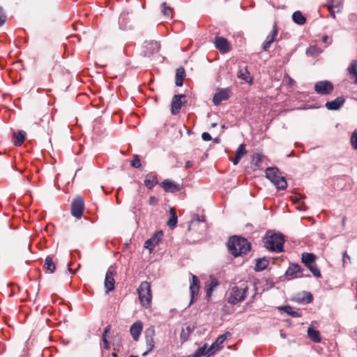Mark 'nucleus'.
<instances>
[{"instance_id": "nucleus-1", "label": "nucleus", "mask_w": 357, "mask_h": 357, "mask_svg": "<svg viewBox=\"0 0 357 357\" xmlns=\"http://www.w3.org/2000/svg\"><path fill=\"white\" fill-rule=\"evenodd\" d=\"M252 287H253L252 282L248 280H241L234 283L226 291L225 301L233 305L243 302L248 297Z\"/></svg>"}, {"instance_id": "nucleus-2", "label": "nucleus", "mask_w": 357, "mask_h": 357, "mask_svg": "<svg viewBox=\"0 0 357 357\" xmlns=\"http://www.w3.org/2000/svg\"><path fill=\"white\" fill-rule=\"evenodd\" d=\"M228 248L235 257L246 255L251 249V244L245 238L234 236L228 242Z\"/></svg>"}, {"instance_id": "nucleus-3", "label": "nucleus", "mask_w": 357, "mask_h": 357, "mask_svg": "<svg viewBox=\"0 0 357 357\" xmlns=\"http://www.w3.org/2000/svg\"><path fill=\"white\" fill-rule=\"evenodd\" d=\"M263 242L268 250L281 252L283 251L284 236L281 233L268 231L263 238Z\"/></svg>"}, {"instance_id": "nucleus-4", "label": "nucleus", "mask_w": 357, "mask_h": 357, "mask_svg": "<svg viewBox=\"0 0 357 357\" xmlns=\"http://www.w3.org/2000/svg\"><path fill=\"white\" fill-rule=\"evenodd\" d=\"M137 291L142 306L146 309L149 308L152 301V293L150 283L147 281L141 282L137 289Z\"/></svg>"}, {"instance_id": "nucleus-5", "label": "nucleus", "mask_w": 357, "mask_h": 357, "mask_svg": "<svg viewBox=\"0 0 357 357\" xmlns=\"http://www.w3.org/2000/svg\"><path fill=\"white\" fill-rule=\"evenodd\" d=\"M266 177L269 179L279 190H284L287 186L286 179L276 167H268L266 169Z\"/></svg>"}, {"instance_id": "nucleus-6", "label": "nucleus", "mask_w": 357, "mask_h": 357, "mask_svg": "<svg viewBox=\"0 0 357 357\" xmlns=\"http://www.w3.org/2000/svg\"><path fill=\"white\" fill-rule=\"evenodd\" d=\"M316 256L312 253L304 252L302 254L301 261L316 278H321L319 269L314 264Z\"/></svg>"}, {"instance_id": "nucleus-7", "label": "nucleus", "mask_w": 357, "mask_h": 357, "mask_svg": "<svg viewBox=\"0 0 357 357\" xmlns=\"http://www.w3.org/2000/svg\"><path fill=\"white\" fill-rule=\"evenodd\" d=\"M84 208V199L77 196L75 198L71 204V213L77 219H80L82 216Z\"/></svg>"}, {"instance_id": "nucleus-8", "label": "nucleus", "mask_w": 357, "mask_h": 357, "mask_svg": "<svg viewBox=\"0 0 357 357\" xmlns=\"http://www.w3.org/2000/svg\"><path fill=\"white\" fill-rule=\"evenodd\" d=\"M155 328L153 326H150L146 328L144 332L145 336V342L146 347V351L143 353V356L147 355L149 352H151L155 347Z\"/></svg>"}, {"instance_id": "nucleus-9", "label": "nucleus", "mask_w": 357, "mask_h": 357, "mask_svg": "<svg viewBox=\"0 0 357 357\" xmlns=\"http://www.w3.org/2000/svg\"><path fill=\"white\" fill-rule=\"evenodd\" d=\"M333 89L334 86L332 82L327 80L319 81L314 84V91L316 93L322 96L331 94Z\"/></svg>"}, {"instance_id": "nucleus-10", "label": "nucleus", "mask_w": 357, "mask_h": 357, "mask_svg": "<svg viewBox=\"0 0 357 357\" xmlns=\"http://www.w3.org/2000/svg\"><path fill=\"white\" fill-rule=\"evenodd\" d=\"M162 236L163 232L162 231H157L149 239L145 241L144 248L149 250V252L151 253L155 246L162 241Z\"/></svg>"}, {"instance_id": "nucleus-11", "label": "nucleus", "mask_w": 357, "mask_h": 357, "mask_svg": "<svg viewBox=\"0 0 357 357\" xmlns=\"http://www.w3.org/2000/svg\"><path fill=\"white\" fill-rule=\"evenodd\" d=\"M231 89L230 87L219 89L213 96V104L215 105H219L222 101L228 100L231 96Z\"/></svg>"}, {"instance_id": "nucleus-12", "label": "nucleus", "mask_w": 357, "mask_h": 357, "mask_svg": "<svg viewBox=\"0 0 357 357\" xmlns=\"http://www.w3.org/2000/svg\"><path fill=\"white\" fill-rule=\"evenodd\" d=\"M116 274V272L114 269L110 268L107 270L105 282H104V286L105 288V292L106 294H109L110 291H113L114 289V284H115V280L114 277Z\"/></svg>"}, {"instance_id": "nucleus-13", "label": "nucleus", "mask_w": 357, "mask_h": 357, "mask_svg": "<svg viewBox=\"0 0 357 357\" xmlns=\"http://www.w3.org/2000/svg\"><path fill=\"white\" fill-rule=\"evenodd\" d=\"M303 269L297 264H291L285 273L287 280H293L303 277Z\"/></svg>"}, {"instance_id": "nucleus-14", "label": "nucleus", "mask_w": 357, "mask_h": 357, "mask_svg": "<svg viewBox=\"0 0 357 357\" xmlns=\"http://www.w3.org/2000/svg\"><path fill=\"white\" fill-rule=\"evenodd\" d=\"M278 34V28L277 22H275L273 29L269 35L267 36L265 41L262 44V50L267 51L271 45L276 40V36Z\"/></svg>"}, {"instance_id": "nucleus-15", "label": "nucleus", "mask_w": 357, "mask_h": 357, "mask_svg": "<svg viewBox=\"0 0 357 357\" xmlns=\"http://www.w3.org/2000/svg\"><path fill=\"white\" fill-rule=\"evenodd\" d=\"M214 45L220 52L225 54L230 51V44L229 41L220 36H216L214 39Z\"/></svg>"}, {"instance_id": "nucleus-16", "label": "nucleus", "mask_w": 357, "mask_h": 357, "mask_svg": "<svg viewBox=\"0 0 357 357\" xmlns=\"http://www.w3.org/2000/svg\"><path fill=\"white\" fill-rule=\"evenodd\" d=\"M190 291L191 296L190 305H191L196 300V297L197 296L199 291V280L198 278L194 275H192V280L190 285Z\"/></svg>"}, {"instance_id": "nucleus-17", "label": "nucleus", "mask_w": 357, "mask_h": 357, "mask_svg": "<svg viewBox=\"0 0 357 357\" xmlns=\"http://www.w3.org/2000/svg\"><path fill=\"white\" fill-rule=\"evenodd\" d=\"M230 335L231 333L229 332H226L224 334L219 335L215 341L209 347V351L208 352L209 354H215L217 351L222 349V344L227 338V337Z\"/></svg>"}, {"instance_id": "nucleus-18", "label": "nucleus", "mask_w": 357, "mask_h": 357, "mask_svg": "<svg viewBox=\"0 0 357 357\" xmlns=\"http://www.w3.org/2000/svg\"><path fill=\"white\" fill-rule=\"evenodd\" d=\"M185 97V95L182 94L174 96L171 105V112L172 114H177L180 112V109L184 103L181 99L184 98Z\"/></svg>"}, {"instance_id": "nucleus-19", "label": "nucleus", "mask_w": 357, "mask_h": 357, "mask_svg": "<svg viewBox=\"0 0 357 357\" xmlns=\"http://www.w3.org/2000/svg\"><path fill=\"white\" fill-rule=\"evenodd\" d=\"M344 98L339 96L333 100L326 102L325 106L328 110H337L344 105Z\"/></svg>"}, {"instance_id": "nucleus-20", "label": "nucleus", "mask_w": 357, "mask_h": 357, "mask_svg": "<svg viewBox=\"0 0 357 357\" xmlns=\"http://www.w3.org/2000/svg\"><path fill=\"white\" fill-rule=\"evenodd\" d=\"M143 329L142 322L137 321L135 322L130 328V334L134 340L137 341Z\"/></svg>"}, {"instance_id": "nucleus-21", "label": "nucleus", "mask_w": 357, "mask_h": 357, "mask_svg": "<svg viewBox=\"0 0 357 357\" xmlns=\"http://www.w3.org/2000/svg\"><path fill=\"white\" fill-rule=\"evenodd\" d=\"M161 185L165 192H174L180 190V185L178 183L168 179L164 180Z\"/></svg>"}, {"instance_id": "nucleus-22", "label": "nucleus", "mask_w": 357, "mask_h": 357, "mask_svg": "<svg viewBox=\"0 0 357 357\" xmlns=\"http://www.w3.org/2000/svg\"><path fill=\"white\" fill-rule=\"evenodd\" d=\"M347 72L349 75L350 79L357 84V60H354L351 62L347 68Z\"/></svg>"}, {"instance_id": "nucleus-23", "label": "nucleus", "mask_w": 357, "mask_h": 357, "mask_svg": "<svg viewBox=\"0 0 357 357\" xmlns=\"http://www.w3.org/2000/svg\"><path fill=\"white\" fill-rule=\"evenodd\" d=\"M237 77L249 84L252 82V77L250 76V73L248 71L247 67L239 68L237 73Z\"/></svg>"}, {"instance_id": "nucleus-24", "label": "nucleus", "mask_w": 357, "mask_h": 357, "mask_svg": "<svg viewBox=\"0 0 357 357\" xmlns=\"http://www.w3.org/2000/svg\"><path fill=\"white\" fill-rule=\"evenodd\" d=\"M344 0H327L325 6L328 9L335 8L337 13H340L343 7Z\"/></svg>"}, {"instance_id": "nucleus-25", "label": "nucleus", "mask_w": 357, "mask_h": 357, "mask_svg": "<svg viewBox=\"0 0 357 357\" xmlns=\"http://www.w3.org/2000/svg\"><path fill=\"white\" fill-rule=\"evenodd\" d=\"M145 48L146 49V54H151L158 52L160 50V45L156 41L146 42Z\"/></svg>"}, {"instance_id": "nucleus-26", "label": "nucleus", "mask_w": 357, "mask_h": 357, "mask_svg": "<svg viewBox=\"0 0 357 357\" xmlns=\"http://www.w3.org/2000/svg\"><path fill=\"white\" fill-rule=\"evenodd\" d=\"M307 336L310 340L315 343H319L321 340L319 331L312 326H310L307 329Z\"/></svg>"}, {"instance_id": "nucleus-27", "label": "nucleus", "mask_w": 357, "mask_h": 357, "mask_svg": "<svg viewBox=\"0 0 357 357\" xmlns=\"http://www.w3.org/2000/svg\"><path fill=\"white\" fill-rule=\"evenodd\" d=\"M158 183V179L155 175L153 174H149L145 176L144 185L149 189H152Z\"/></svg>"}, {"instance_id": "nucleus-28", "label": "nucleus", "mask_w": 357, "mask_h": 357, "mask_svg": "<svg viewBox=\"0 0 357 357\" xmlns=\"http://www.w3.org/2000/svg\"><path fill=\"white\" fill-rule=\"evenodd\" d=\"M26 133L24 131H19L17 133H13V144L17 146H21L25 140Z\"/></svg>"}, {"instance_id": "nucleus-29", "label": "nucleus", "mask_w": 357, "mask_h": 357, "mask_svg": "<svg viewBox=\"0 0 357 357\" xmlns=\"http://www.w3.org/2000/svg\"><path fill=\"white\" fill-rule=\"evenodd\" d=\"M185 77V72L183 68L181 67L176 69V85L181 86L183 85V79Z\"/></svg>"}, {"instance_id": "nucleus-30", "label": "nucleus", "mask_w": 357, "mask_h": 357, "mask_svg": "<svg viewBox=\"0 0 357 357\" xmlns=\"http://www.w3.org/2000/svg\"><path fill=\"white\" fill-rule=\"evenodd\" d=\"M269 264V261L266 258H259L256 260L255 270L261 271L265 270Z\"/></svg>"}, {"instance_id": "nucleus-31", "label": "nucleus", "mask_w": 357, "mask_h": 357, "mask_svg": "<svg viewBox=\"0 0 357 357\" xmlns=\"http://www.w3.org/2000/svg\"><path fill=\"white\" fill-rule=\"evenodd\" d=\"M169 215L170 217L167 222V225L170 229H173L176 227L177 223V215L174 208H171L169 210Z\"/></svg>"}, {"instance_id": "nucleus-32", "label": "nucleus", "mask_w": 357, "mask_h": 357, "mask_svg": "<svg viewBox=\"0 0 357 357\" xmlns=\"http://www.w3.org/2000/svg\"><path fill=\"white\" fill-rule=\"evenodd\" d=\"M292 19L295 23H296L299 25H303L306 22L305 17L303 15V14L300 11H296L295 13H294V14L292 15Z\"/></svg>"}, {"instance_id": "nucleus-33", "label": "nucleus", "mask_w": 357, "mask_h": 357, "mask_svg": "<svg viewBox=\"0 0 357 357\" xmlns=\"http://www.w3.org/2000/svg\"><path fill=\"white\" fill-rule=\"evenodd\" d=\"M44 268L49 271L50 273H53L55 270V264L52 260V258L47 256L45 260Z\"/></svg>"}, {"instance_id": "nucleus-34", "label": "nucleus", "mask_w": 357, "mask_h": 357, "mask_svg": "<svg viewBox=\"0 0 357 357\" xmlns=\"http://www.w3.org/2000/svg\"><path fill=\"white\" fill-rule=\"evenodd\" d=\"M162 13L167 18H172L173 17V9L167 6L165 2L162 3Z\"/></svg>"}, {"instance_id": "nucleus-35", "label": "nucleus", "mask_w": 357, "mask_h": 357, "mask_svg": "<svg viewBox=\"0 0 357 357\" xmlns=\"http://www.w3.org/2000/svg\"><path fill=\"white\" fill-rule=\"evenodd\" d=\"M262 162V155L259 153H255L252 157V162L256 168H259Z\"/></svg>"}, {"instance_id": "nucleus-36", "label": "nucleus", "mask_w": 357, "mask_h": 357, "mask_svg": "<svg viewBox=\"0 0 357 357\" xmlns=\"http://www.w3.org/2000/svg\"><path fill=\"white\" fill-rule=\"evenodd\" d=\"M245 144H241L237 149L236 151V155L240 156L242 158L243 155H245L247 153V151H245Z\"/></svg>"}, {"instance_id": "nucleus-37", "label": "nucleus", "mask_w": 357, "mask_h": 357, "mask_svg": "<svg viewBox=\"0 0 357 357\" xmlns=\"http://www.w3.org/2000/svg\"><path fill=\"white\" fill-rule=\"evenodd\" d=\"M280 309L284 310L287 314L291 315L292 317H298V312L294 311L290 306H283L281 307Z\"/></svg>"}, {"instance_id": "nucleus-38", "label": "nucleus", "mask_w": 357, "mask_h": 357, "mask_svg": "<svg viewBox=\"0 0 357 357\" xmlns=\"http://www.w3.org/2000/svg\"><path fill=\"white\" fill-rule=\"evenodd\" d=\"M197 351L200 354L201 356L203 355H207L208 356H210L213 355V354H209L208 351H209V348L207 349V345L205 344L204 346L199 347L198 349H197Z\"/></svg>"}, {"instance_id": "nucleus-39", "label": "nucleus", "mask_w": 357, "mask_h": 357, "mask_svg": "<svg viewBox=\"0 0 357 357\" xmlns=\"http://www.w3.org/2000/svg\"><path fill=\"white\" fill-rule=\"evenodd\" d=\"M321 52H322V50L315 45L310 46L307 49V52H309L311 54H320Z\"/></svg>"}, {"instance_id": "nucleus-40", "label": "nucleus", "mask_w": 357, "mask_h": 357, "mask_svg": "<svg viewBox=\"0 0 357 357\" xmlns=\"http://www.w3.org/2000/svg\"><path fill=\"white\" fill-rule=\"evenodd\" d=\"M351 144L354 149H357V130H354L351 135Z\"/></svg>"}, {"instance_id": "nucleus-41", "label": "nucleus", "mask_w": 357, "mask_h": 357, "mask_svg": "<svg viewBox=\"0 0 357 357\" xmlns=\"http://www.w3.org/2000/svg\"><path fill=\"white\" fill-rule=\"evenodd\" d=\"M131 166L135 168H139L141 167V162L139 155H135L133 160L131 161Z\"/></svg>"}, {"instance_id": "nucleus-42", "label": "nucleus", "mask_w": 357, "mask_h": 357, "mask_svg": "<svg viewBox=\"0 0 357 357\" xmlns=\"http://www.w3.org/2000/svg\"><path fill=\"white\" fill-rule=\"evenodd\" d=\"M204 222V218L203 217H198L196 220H193L191 221L190 225H189V229H191L192 227L196 226L199 222Z\"/></svg>"}, {"instance_id": "nucleus-43", "label": "nucleus", "mask_w": 357, "mask_h": 357, "mask_svg": "<svg viewBox=\"0 0 357 357\" xmlns=\"http://www.w3.org/2000/svg\"><path fill=\"white\" fill-rule=\"evenodd\" d=\"M6 16L4 14L2 8L0 6V26L3 25L6 22Z\"/></svg>"}, {"instance_id": "nucleus-44", "label": "nucleus", "mask_w": 357, "mask_h": 357, "mask_svg": "<svg viewBox=\"0 0 357 357\" xmlns=\"http://www.w3.org/2000/svg\"><path fill=\"white\" fill-rule=\"evenodd\" d=\"M322 41L326 43V45L324 47H328L330 44L332 43V40L328 38L327 36H324L322 38Z\"/></svg>"}, {"instance_id": "nucleus-45", "label": "nucleus", "mask_w": 357, "mask_h": 357, "mask_svg": "<svg viewBox=\"0 0 357 357\" xmlns=\"http://www.w3.org/2000/svg\"><path fill=\"white\" fill-rule=\"evenodd\" d=\"M346 259H348L349 261L351 259L350 257L347 255V252L344 251L342 254V266H345Z\"/></svg>"}, {"instance_id": "nucleus-46", "label": "nucleus", "mask_w": 357, "mask_h": 357, "mask_svg": "<svg viewBox=\"0 0 357 357\" xmlns=\"http://www.w3.org/2000/svg\"><path fill=\"white\" fill-rule=\"evenodd\" d=\"M202 137L204 141H210L211 139V136L208 132H203Z\"/></svg>"}, {"instance_id": "nucleus-47", "label": "nucleus", "mask_w": 357, "mask_h": 357, "mask_svg": "<svg viewBox=\"0 0 357 357\" xmlns=\"http://www.w3.org/2000/svg\"><path fill=\"white\" fill-rule=\"evenodd\" d=\"M218 281L215 279H212L208 286L210 287H212V289H214V288L216 286H218Z\"/></svg>"}, {"instance_id": "nucleus-48", "label": "nucleus", "mask_w": 357, "mask_h": 357, "mask_svg": "<svg viewBox=\"0 0 357 357\" xmlns=\"http://www.w3.org/2000/svg\"><path fill=\"white\" fill-rule=\"evenodd\" d=\"M241 159V158L240 156L235 155L234 158L232 159L231 161L234 165H236L239 162Z\"/></svg>"}, {"instance_id": "nucleus-49", "label": "nucleus", "mask_w": 357, "mask_h": 357, "mask_svg": "<svg viewBox=\"0 0 357 357\" xmlns=\"http://www.w3.org/2000/svg\"><path fill=\"white\" fill-rule=\"evenodd\" d=\"M102 341L105 344V348L108 349L109 348L108 341L107 340L106 336H105V334H102Z\"/></svg>"}, {"instance_id": "nucleus-50", "label": "nucleus", "mask_w": 357, "mask_h": 357, "mask_svg": "<svg viewBox=\"0 0 357 357\" xmlns=\"http://www.w3.org/2000/svg\"><path fill=\"white\" fill-rule=\"evenodd\" d=\"M157 203V199L154 197V196H152L149 198V204H151V205H154Z\"/></svg>"}, {"instance_id": "nucleus-51", "label": "nucleus", "mask_w": 357, "mask_h": 357, "mask_svg": "<svg viewBox=\"0 0 357 357\" xmlns=\"http://www.w3.org/2000/svg\"><path fill=\"white\" fill-rule=\"evenodd\" d=\"M312 300H313L312 295L311 294H308V295L307 296V297L305 298V302L307 303H310L312 301Z\"/></svg>"}, {"instance_id": "nucleus-52", "label": "nucleus", "mask_w": 357, "mask_h": 357, "mask_svg": "<svg viewBox=\"0 0 357 357\" xmlns=\"http://www.w3.org/2000/svg\"><path fill=\"white\" fill-rule=\"evenodd\" d=\"M328 11L331 13V17L335 19V13H337L336 9L332 8V9H328Z\"/></svg>"}, {"instance_id": "nucleus-53", "label": "nucleus", "mask_w": 357, "mask_h": 357, "mask_svg": "<svg viewBox=\"0 0 357 357\" xmlns=\"http://www.w3.org/2000/svg\"><path fill=\"white\" fill-rule=\"evenodd\" d=\"M213 291V289H212V287H210L208 286H207V288H206V294L208 296H210L212 291Z\"/></svg>"}, {"instance_id": "nucleus-54", "label": "nucleus", "mask_w": 357, "mask_h": 357, "mask_svg": "<svg viewBox=\"0 0 357 357\" xmlns=\"http://www.w3.org/2000/svg\"><path fill=\"white\" fill-rule=\"evenodd\" d=\"M287 80H288L287 84L290 86H292L295 82L294 80L292 78H291L290 77H287Z\"/></svg>"}, {"instance_id": "nucleus-55", "label": "nucleus", "mask_w": 357, "mask_h": 357, "mask_svg": "<svg viewBox=\"0 0 357 357\" xmlns=\"http://www.w3.org/2000/svg\"><path fill=\"white\" fill-rule=\"evenodd\" d=\"M193 166V162L192 161H187L185 162V167L186 168H190Z\"/></svg>"}, {"instance_id": "nucleus-56", "label": "nucleus", "mask_w": 357, "mask_h": 357, "mask_svg": "<svg viewBox=\"0 0 357 357\" xmlns=\"http://www.w3.org/2000/svg\"><path fill=\"white\" fill-rule=\"evenodd\" d=\"M109 329H110V326H107L105 330H104V333L103 334H105V336H106V334L109 331Z\"/></svg>"}, {"instance_id": "nucleus-57", "label": "nucleus", "mask_w": 357, "mask_h": 357, "mask_svg": "<svg viewBox=\"0 0 357 357\" xmlns=\"http://www.w3.org/2000/svg\"><path fill=\"white\" fill-rule=\"evenodd\" d=\"M202 356L197 351V350L195 352V354L192 356V357H200Z\"/></svg>"}, {"instance_id": "nucleus-58", "label": "nucleus", "mask_w": 357, "mask_h": 357, "mask_svg": "<svg viewBox=\"0 0 357 357\" xmlns=\"http://www.w3.org/2000/svg\"><path fill=\"white\" fill-rule=\"evenodd\" d=\"M202 356L197 351V350L195 352V354L192 356V357H200Z\"/></svg>"}, {"instance_id": "nucleus-59", "label": "nucleus", "mask_w": 357, "mask_h": 357, "mask_svg": "<svg viewBox=\"0 0 357 357\" xmlns=\"http://www.w3.org/2000/svg\"><path fill=\"white\" fill-rule=\"evenodd\" d=\"M345 221H346V217H345V216H344V217L342 218V227H344V226H345Z\"/></svg>"}, {"instance_id": "nucleus-60", "label": "nucleus", "mask_w": 357, "mask_h": 357, "mask_svg": "<svg viewBox=\"0 0 357 357\" xmlns=\"http://www.w3.org/2000/svg\"><path fill=\"white\" fill-rule=\"evenodd\" d=\"M216 126H217V123H213L211 124V127H213V128H215Z\"/></svg>"}, {"instance_id": "nucleus-61", "label": "nucleus", "mask_w": 357, "mask_h": 357, "mask_svg": "<svg viewBox=\"0 0 357 357\" xmlns=\"http://www.w3.org/2000/svg\"><path fill=\"white\" fill-rule=\"evenodd\" d=\"M130 357H137V356H130Z\"/></svg>"}]
</instances>
